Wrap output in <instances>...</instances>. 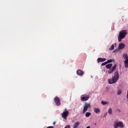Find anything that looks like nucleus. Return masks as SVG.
Here are the masks:
<instances>
[{"label": "nucleus", "instance_id": "6ab92c4d", "mask_svg": "<svg viewBox=\"0 0 128 128\" xmlns=\"http://www.w3.org/2000/svg\"><path fill=\"white\" fill-rule=\"evenodd\" d=\"M90 114H92L90 112H87L85 116L86 118H88V116H90Z\"/></svg>", "mask_w": 128, "mask_h": 128}, {"label": "nucleus", "instance_id": "2eb2a0df", "mask_svg": "<svg viewBox=\"0 0 128 128\" xmlns=\"http://www.w3.org/2000/svg\"><path fill=\"white\" fill-rule=\"evenodd\" d=\"M112 64H109L106 66V68H112Z\"/></svg>", "mask_w": 128, "mask_h": 128}, {"label": "nucleus", "instance_id": "cd10ccee", "mask_svg": "<svg viewBox=\"0 0 128 128\" xmlns=\"http://www.w3.org/2000/svg\"><path fill=\"white\" fill-rule=\"evenodd\" d=\"M86 128H90V126H87Z\"/></svg>", "mask_w": 128, "mask_h": 128}, {"label": "nucleus", "instance_id": "c85d7f7f", "mask_svg": "<svg viewBox=\"0 0 128 128\" xmlns=\"http://www.w3.org/2000/svg\"><path fill=\"white\" fill-rule=\"evenodd\" d=\"M94 126H96V123H95V124H94Z\"/></svg>", "mask_w": 128, "mask_h": 128}, {"label": "nucleus", "instance_id": "f8f14e48", "mask_svg": "<svg viewBox=\"0 0 128 128\" xmlns=\"http://www.w3.org/2000/svg\"><path fill=\"white\" fill-rule=\"evenodd\" d=\"M124 46H126L124 44L121 43V44H119L118 48H119V50H122V48H124Z\"/></svg>", "mask_w": 128, "mask_h": 128}, {"label": "nucleus", "instance_id": "a211bd4d", "mask_svg": "<svg viewBox=\"0 0 128 128\" xmlns=\"http://www.w3.org/2000/svg\"><path fill=\"white\" fill-rule=\"evenodd\" d=\"M101 104H103L104 106V104H108V102H104V100H102L101 102Z\"/></svg>", "mask_w": 128, "mask_h": 128}, {"label": "nucleus", "instance_id": "f3484780", "mask_svg": "<svg viewBox=\"0 0 128 128\" xmlns=\"http://www.w3.org/2000/svg\"><path fill=\"white\" fill-rule=\"evenodd\" d=\"M114 62V60L112 59H110V60H108L107 62H107V64H110V62Z\"/></svg>", "mask_w": 128, "mask_h": 128}, {"label": "nucleus", "instance_id": "6e6552de", "mask_svg": "<svg viewBox=\"0 0 128 128\" xmlns=\"http://www.w3.org/2000/svg\"><path fill=\"white\" fill-rule=\"evenodd\" d=\"M90 108V104L85 103V105L83 108V114H84V112H86V110H88V109Z\"/></svg>", "mask_w": 128, "mask_h": 128}, {"label": "nucleus", "instance_id": "4468645a", "mask_svg": "<svg viewBox=\"0 0 128 128\" xmlns=\"http://www.w3.org/2000/svg\"><path fill=\"white\" fill-rule=\"evenodd\" d=\"M94 112L96 114H100V110L98 108H94Z\"/></svg>", "mask_w": 128, "mask_h": 128}, {"label": "nucleus", "instance_id": "393cba45", "mask_svg": "<svg viewBox=\"0 0 128 128\" xmlns=\"http://www.w3.org/2000/svg\"><path fill=\"white\" fill-rule=\"evenodd\" d=\"M126 98H127V100H128V90L127 91Z\"/></svg>", "mask_w": 128, "mask_h": 128}, {"label": "nucleus", "instance_id": "c756f323", "mask_svg": "<svg viewBox=\"0 0 128 128\" xmlns=\"http://www.w3.org/2000/svg\"><path fill=\"white\" fill-rule=\"evenodd\" d=\"M114 44H115V46H116V44L115 43Z\"/></svg>", "mask_w": 128, "mask_h": 128}, {"label": "nucleus", "instance_id": "1a4fd4ad", "mask_svg": "<svg viewBox=\"0 0 128 128\" xmlns=\"http://www.w3.org/2000/svg\"><path fill=\"white\" fill-rule=\"evenodd\" d=\"M116 64H115L112 68H110L108 70V74H112L114 72V71L116 70Z\"/></svg>", "mask_w": 128, "mask_h": 128}, {"label": "nucleus", "instance_id": "0eeeda50", "mask_svg": "<svg viewBox=\"0 0 128 128\" xmlns=\"http://www.w3.org/2000/svg\"><path fill=\"white\" fill-rule=\"evenodd\" d=\"M54 102L56 106H60V104H62V103H60V99L58 96L54 98Z\"/></svg>", "mask_w": 128, "mask_h": 128}, {"label": "nucleus", "instance_id": "dca6fc26", "mask_svg": "<svg viewBox=\"0 0 128 128\" xmlns=\"http://www.w3.org/2000/svg\"><path fill=\"white\" fill-rule=\"evenodd\" d=\"M108 114H112V110L111 108H110L108 109Z\"/></svg>", "mask_w": 128, "mask_h": 128}, {"label": "nucleus", "instance_id": "39448f33", "mask_svg": "<svg viewBox=\"0 0 128 128\" xmlns=\"http://www.w3.org/2000/svg\"><path fill=\"white\" fill-rule=\"evenodd\" d=\"M82 102H86V100H88V98H90V95L88 94H83L80 96Z\"/></svg>", "mask_w": 128, "mask_h": 128}, {"label": "nucleus", "instance_id": "a878e982", "mask_svg": "<svg viewBox=\"0 0 128 128\" xmlns=\"http://www.w3.org/2000/svg\"><path fill=\"white\" fill-rule=\"evenodd\" d=\"M118 52L117 50H114L113 51V52Z\"/></svg>", "mask_w": 128, "mask_h": 128}, {"label": "nucleus", "instance_id": "412c9836", "mask_svg": "<svg viewBox=\"0 0 128 128\" xmlns=\"http://www.w3.org/2000/svg\"><path fill=\"white\" fill-rule=\"evenodd\" d=\"M108 64V62H106L102 63L101 66H106V64Z\"/></svg>", "mask_w": 128, "mask_h": 128}, {"label": "nucleus", "instance_id": "9b49d317", "mask_svg": "<svg viewBox=\"0 0 128 128\" xmlns=\"http://www.w3.org/2000/svg\"><path fill=\"white\" fill-rule=\"evenodd\" d=\"M97 60L98 62H106V58H98Z\"/></svg>", "mask_w": 128, "mask_h": 128}, {"label": "nucleus", "instance_id": "7ed1b4c3", "mask_svg": "<svg viewBox=\"0 0 128 128\" xmlns=\"http://www.w3.org/2000/svg\"><path fill=\"white\" fill-rule=\"evenodd\" d=\"M128 34V32H120L119 36H118V41L120 42H122V38H126V36Z\"/></svg>", "mask_w": 128, "mask_h": 128}, {"label": "nucleus", "instance_id": "423d86ee", "mask_svg": "<svg viewBox=\"0 0 128 128\" xmlns=\"http://www.w3.org/2000/svg\"><path fill=\"white\" fill-rule=\"evenodd\" d=\"M68 116V111L66 108L62 114V118H64V120H66Z\"/></svg>", "mask_w": 128, "mask_h": 128}, {"label": "nucleus", "instance_id": "9d476101", "mask_svg": "<svg viewBox=\"0 0 128 128\" xmlns=\"http://www.w3.org/2000/svg\"><path fill=\"white\" fill-rule=\"evenodd\" d=\"M76 74L78 76H84V71L82 70H78L76 71Z\"/></svg>", "mask_w": 128, "mask_h": 128}, {"label": "nucleus", "instance_id": "4be33fe9", "mask_svg": "<svg viewBox=\"0 0 128 128\" xmlns=\"http://www.w3.org/2000/svg\"><path fill=\"white\" fill-rule=\"evenodd\" d=\"M122 94V90H118V94Z\"/></svg>", "mask_w": 128, "mask_h": 128}, {"label": "nucleus", "instance_id": "20e7f679", "mask_svg": "<svg viewBox=\"0 0 128 128\" xmlns=\"http://www.w3.org/2000/svg\"><path fill=\"white\" fill-rule=\"evenodd\" d=\"M123 58H124V66L125 68H128V55L127 54H123Z\"/></svg>", "mask_w": 128, "mask_h": 128}, {"label": "nucleus", "instance_id": "5701e85b", "mask_svg": "<svg viewBox=\"0 0 128 128\" xmlns=\"http://www.w3.org/2000/svg\"><path fill=\"white\" fill-rule=\"evenodd\" d=\"M64 128H70V125H66L65 126Z\"/></svg>", "mask_w": 128, "mask_h": 128}, {"label": "nucleus", "instance_id": "f03ea898", "mask_svg": "<svg viewBox=\"0 0 128 128\" xmlns=\"http://www.w3.org/2000/svg\"><path fill=\"white\" fill-rule=\"evenodd\" d=\"M113 126L114 128H124V123L122 122H114Z\"/></svg>", "mask_w": 128, "mask_h": 128}, {"label": "nucleus", "instance_id": "ddd939ff", "mask_svg": "<svg viewBox=\"0 0 128 128\" xmlns=\"http://www.w3.org/2000/svg\"><path fill=\"white\" fill-rule=\"evenodd\" d=\"M80 126V122H76L74 124L73 126V128H78V126Z\"/></svg>", "mask_w": 128, "mask_h": 128}, {"label": "nucleus", "instance_id": "f257e3e1", "mask_svg": "<svg viewBox=\"0 0 128 128\" xmlns=\"http://www.w3.org/2000/svg\"><path fill=\"white\" fill-rule=\"evenodd\" d=\"M120 76L118 75V72H116L114 74V76H112V78L108 80V84H116V82L118 80Z\"/></svg>", "mask_w": 128, "mask_h": 128}, {"label": "nucleus", "instance_id": "b1692460", "mask_svg": "<svg viewBox=\"0 0 128 128\" xmlns=\"http://www.w3.org/2000/svg\"><path fill=\"white\" fill-rule=\"evenodd\" d=\"M126 30H122V31L120 32H126Z\"/></svg>", "mask_w": 128, "mask_h": 128}, {"label": "nucleus", "instance_id": "bb28decb", "mask_svg": "<svg viewBox=\"0 0 128 128\" xmlns=\"http://www.w3.org/2000/svg\"><path fill=\"white\" fill-rule=\"evenodd\" d=\"M53 124L54 125L56 124V122H53Z\"/></svg>", "mask_w": 128, "mask_h": 128}, {"label": "nucleus", "instance_id": "aec40b11", "mask_svg": "<svg viewBox=\"0 0 128 128\" xmlns=\"http://www.w3.org/2000/svg\"><path fill=\"white\" fill-rule=\"evenodd\" d=\"M114 48V44H112L110 48H109L110 50H112Z\"/></svg>", "mask_w": 128, "mask_h": 128}]
</instances>
